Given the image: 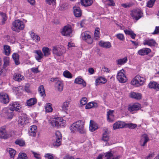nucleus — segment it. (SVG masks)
<instances>
[{
  "label": "nucleus",
  "instance_id": "obj_1",
  "mask_svg": "<svg viewBox=\"0 0 159 159\" xmlns=\"http://www.w3.org/2000/svg\"><path fill=\"white\" fill-rule=\"evenodd\" d=\"M25 27L23 22L19 20H16L12 23V30L16 32H19L22 30Z\"/></svg>",
  "mask_w": 159,
  "mask_h": 159
},
{
  "label": "nucleus",
  "instance_id": "obj_2",
  "mask_svg": "<svg viewBox=\"0 0 159 159\" xmlns=\"http://www.w3.org/2000/svg\"><path fill=\"white\" fill-rule=\"evenodd\" d=\"M145 82V79L144 77L137 75L132 80L131 84L136 87H139L143 85Z\"/></svg>",
  "mask_w": 159,
  "mask_h": 159
},
{
  "label": "nucleus",
  "instance_id": "obj_3",
  "mask_svg": "<svg viewBox=\"0 0 159 159\" xmlns=\"http://www.w3.org/2000/svg\"><path fill=\"white\" fill-rule=\"evenodd\" d=\"M66 52V49L63 46L54 47L52 49L53 54L57 56H62Z\"/></svg>",
  "mask_w": 159,
  "mask_h": 159
},
{
  "label": "nucleus",
  "instance_id": "obj_4",
  "mask_svg": "<svg viewBox=\"0 0 159 159\" xmlns=\"http://www.w3.org/2000/svg\"><path fill=\"white\" fill-rule=\"evenodd\" d=\"M116 78L120 83H125L127 81V79L125 75V72L124 70H121L118 72Z\"/></svg>",
  "mask_w": 159,
  "mask_h": 159
},
{
  "label": "nucleus",
  "instance_id": "obj_5",
  "mask_svg": "<svg viewBox=\"0 0 159 159\" xmlns=\"http://www.w3.org/2000/svg\"><path fill=\"white\" fill-rule=\"evenodd\" d=\"M82 39L89 44H92L93 41V38L91 37L88 31H85L81 34Z\"/></svg>",
  "mask_w": 159,
  "mask_h": 159
},
{
  "label": "nucleus",
  "instance_id": "obj_6",
  "mask_svg": "<svg viewBox=\"0 0 159 159\" xmlns=\"http://www.w3.org/2000/svg\"><path fill=\"white\" fill-rule=\"evenodd\" d=\"M131 16L133 19L137 21L143 17V13L140 10H135L131 12Z\"/></svg>",
  "mask_w": 159,
  "mask_h": 159
},
{
  "label": "nucleus",
  "instance_id": "obj_7",
  "mask_svg": "<svg viewBox=\"0 0 159 159\" xmlns=\"http://www.w3.org/2000/svg\"><path fill=\"white\" fill-rule=\"evenodd\" d=\"M55 135L57 139L56 141L53 143V145L54 147H58L61 144L62 136L61 133L59 131H57L55 132Z\"/></svg>",
  "mask_w": 159,
  "mask_h": 159
},
{
  "label": "nucleus",
  "instance_id": "obj_8",
  "mask_svg": "<svg viewBox=\"0 0 159 159\" xmlns=\"http://www.w3.org/2000/svg\"><path fill=\"white\" fill-rule=\"evenodd\" d=\"M76 122L77 128V131L81 134H85L86 131L84 127V121L81 120H78Z\"/></svg>",
  "mask_w": 159,
  "mask_h": 159
},
{
  "label": "nucleus",
  "instance_id": "obj_9",
  "mask_svg": "<svg viewBox=\"0 0 159 159\" xmlns=\"http://www.w3.org/2000/svg\"><path fill=\"white\" fill-rule=\"evenodd\" d=\"M141 108V105L139 103H136L133 104L129 105L128 110L130 112L134 113V111L139 110Z\"/></svg>",
  "mask_w": 159,
  "mask_h": 159
},
{
  "label": "nucleus",
  "instance_id": "obj_10",
  "mask_svg": "<svg viewBox=\"0 0 159 159\" xmlns=\"http://www.w3.org/2000/svg\"><path fill=\"white\" fill-rule=\"evenodd\" d=\"M61 32L62 35L69 37L72 33L71 28L70 26H65L63 28Z\"/></svg>",
  "mask_w": 159,
  "mask_h": 159
},
{
  "label": "nucleus",
  "instance_id": "obj_11",
  "mask_svg": "<svg viewBox=\"0 0 159 159\" xmlns=\"http://www.w3.org/2000/svg\"><path fill=\"white\" fill-rule=\"evenodd\" d=\"M9 101V98L6 93H0V102H1L7 104Z\"/></svg>",
  "mask_w": 159,
  "mask_h": 159
},
{
  "label": "nucleus",
  "instance_id": "obj_12",
  "mask_svg": "<svg viewBox=\"0 0 159 159\" xmlns=\"http://www.w3.org/2000/svg\"><path fill=\"white\" fill-rule=\"evenodd\" d=\"M103 130L101 140L104 142H107L109 140V134L110 133V131L107 128L104 129Z\"/></svg>",
  "mask_w": 159,
  "mask_h": 159
},
{
  "label": "nucleus",
  "instance_id": "obj_13",
  "mask_svg": "<svg viewBox=\"0 0 159 159\" xmlns=\"http://www.w3.org/2000/svg\"><path fill=\"white\" fill-rule=\"evenodd\" d=\"M63 121L59 117H55L51 120V125L53 128H58L59 127V121Z\"/></svg>",
  "mask_w": 159,
  "mask_h": 159
},
{
  "label": "nucleus",
  "instance_id": "obj_14",
  "mask_svg": "<svg viewBox=\"0 0 159 159\" xmlns=\"http://www.w3.org/2000/svg\"><path fill=\"white\" fill-rule=\"evenodd\" d=\"M102 154L106 159H119L120 157V155L114 156L111 152H108Z\"/></svg>",
  "mask_w": 159,
  "mask_h": 159
},
{
  "label": "nucleus",
  "instance_id": "obj_15",
  "mask_svg": "<svg viewBox=\"0 0 159 159\" xmlns=\"http://www.w3.org/2000/svg\"><path fill=\"white\" fill-rule=\"evenodd\" d=\"M64 84L63 81L61 80L58 82H57L55 84V87L56 90L61 92L63 90Z\"/></svg>",
  "mask_w": 159,
  "mask_h": 159
},
{
  "label": "nucleus",
  "instance_id": "obj_16",
  "mask_svg": "<svg viewBox=\"0 0 159 159\" xmlns=\"http://www.w3.org/2000/svg\"><path fill=\"white\" fill-rule=\"evenodd\" d=\"M144 45H147L149 46H155L157 44L155 41L153 39H146L143 42Z\"/></svg>",
  "mask_w": 159,
  "mask_h": 159
},
{
  "label": "nucleus",
  "instance_id": "obj_17",
  "mask_svg": "<svg viewBox=\"0 0 159 159\" xmlns=\"http://www.w3.org/2000/svg\"><path fill=\"white\" fill-rule=\"evenodd\" d=\"M125 126V124L124 122L118 121L115 123L113 125V128L116 130L120 128H123Z\"/></svg>",
  "mask_w": 159,
  "mask_h": 159
},
{
  "label": "nucleus",
  "instance_id": "obj_18",
  "mask_svg": "<svg viewBox=\"0 0 159 159\" xmlns=\"http://www.w3.org/2000/svg\"><path fill=\"white\" fill-rule=\"evenodd\" d=\"M9 108L11 110L18 111L21 107L18 102H15L9 105Z\"/></svg>",
  "mask_w": 159,
  "mask_h": 159
},
{
  "label": "nucleus",
  "instance_id": "obj_19",
  "mask_svg": "<svg viewBox=\"0 0 159 159\" xmlns=\"http://www.w3.org/2000/svg\"><path fill=\"white\" fill-rule=\"evenodd\" d=\"M151 52V50L150 48H144L141 49L139 50L138 53L141 56H143L147 55Z\"/></svg>",
  "mask_w": 159,
  "mask_h": 159
},
{
  "label": "nucleus",
  "instance_id": "obj_20",
  "mask_svg": "<svg viewBox=\"0 0 159 159\" xmlns=\"http://www.w3.org/2000/svg\"><path fill=\"white\" fill-rule=\"evenodd\" d=\"M149 140L148 136L145 134H143L141 136L140 140V144L141 146H144L147 143Z\"/></svg>",
  "mask_w": 159,
  "mask_h": 159
},
{
  "label": "nucleus",
  "instance_id": "obj_21",
  "mask_svg": "<svg viewBox=\"0 0 159 159\" xmlns=\"http://www.w3.org/2000/svg\"><path fill=\"white\" fill-rule=\"evenodd\" d=\"M114 111L109 110L107 112V120L110 122H113L115 120L113 115Z\"/></svg>",
  "mask_w": 159,
  "mask_h": 159
},
{
  "label": "nucleus",
  "instance_id": "obj_22",
  "mask_svg": "<svg viewBox=\"0 0 159 159\" xmlns=\"http://www.w3.org/2000/svg\"><path fill=\"white\" fill-rule=\"evenodd\" d=\"M0 137L5 139H6L8 138V135L7 134L5 127L0 129Z\"/></svg>",
  "mask_w": 159,
  "mask_h": 159
},
{
  "label": "nucleus",
  "instance_id": "obj_23",
  "mask_svg": "<svg viewBox=\"0 0 159 159\" xmlns=\"http://www.w3.org/2000/svg\"><path fill=\"white\" fill-rule=\"evenodd\" d=\"M18 122L19 124L22 125L28 123V120L25 115L21 116L19 117Z\"/></svg>",
  "mask_w": 159,
  "mask_h": 159
},
{
  "label": "nucleus",
  "instance_id": "obj_24",
  "mask_svg": "<svg viewBox=\"0 0 159 159\" xmlns=\"http://www.w3.org/2000/svg\"><path fill=\"white\" fill-rule=\"evenodd\" d=\"M99 45L100 47L107 49L110 48L111 46V43L108 41H101L99 43Z\"/></svg>",
  "mask_w": 159,
  "mask_h": 159
},
{
  "label": "nucleus",
  "instance_id": "obj_25",
  "mask_svg": "<svg viewBox=\"0 0 159 159\" xmlns=\"http://www.w3.org/2000/svg\"><path fill=\"white\" fill-rule=\"evenodd\" d=\"M37 132V126L33 125L31 126L30 129L29 130V133L30 136H35Z\"/></svg>",
  "mask_w": 159,
  "mask_h": 159
},
{
  "label": "nucleus",
  "instance_id": "obj_26",
  "mask_svg": "<svg viewBox=\"0 0 159 159\" xmlns=\"http://www.w3.org/2000/svg\"><path fill=\"white\" fill-rule=\"evenodd\" d=\"M75 16L76 17H80L82 15L81 11L79 7L74 6L73 7Z\"/></svg>",
  "mask_w": 159,
  "mask_h": 159
},
{
  "label": "nucleus",
  "instance_id": "obj_27",
  "mask_svg": "<svg viewBox=\"0 0 159 159\" xmlns=\"http://www.w3.org/2000/svg\"><path fill=\"white\" fill-rule=\"evenodd\" d=\"M3 53L7 56L10 55L11 52V48L10 46L7 45H5L3 47Z\"/></svg>",
  "mask_w": 159,
  "mask_h": 159
},
{
  "label": "nucleus",
  "instance_id": "obj_28",
  "mask_svg": "<svg viewBox=\"0 0 159 159\" xmlns=\"http://www.w3.org/2000/svg\"><path fill=\"white\" fill-rule=\"evenodd\" d=\"M129 96L131 98L138 100L142 98V95L140 93L134 92L130 93Z\"/></svg>",
  "mask_w": 159,
  "mask_h": 159
},
{
  "label": "nucleus",
  "instance_id": "obj_29",
  "mask_svg": "<svg viewBox=\"0 0 159 159\" xmlns=\"http://www.w3.org/2000/svg\"><path fill=\"white\" fill-rule=\"evenodd\" d=\"M13 79L16 81H21L24 79V77L23 75L17 73L14 74Z\"/></svg>",
  "mask_w": 159,
  "mask_h": 159
},
{
  "label": "nucleus",
  "instance_id": "obj_30",
  "mask_svg": "<svg viewBox=\"0 0 159 159\" xmlns=\"http://www.w3.org/2000/svg\"><path fill=\"white\" fill-rule=\"evenodd\" d=\"M107 82L106 79L103 77H99L95 81V84L96 85L100 84H104Z\"/></svg>",
  "mask_w": 159,
  "mask_h": 159
},
{
  "label": "nucleus",
  "instance_id": "obj_31",
  "mask_svg": "<svg viewBox=\"0 0 159 159\" xmlns=\"http://www.w3.org/2000/svg\"><path fill=\"white\" fill-rule=\"evenodd\" d=\"M98 128L97 125L94 122L93 120H90V125L89 127V130L92 132L94 131Z\"/></svg>",
  "mask_w": 159,
  "mask_h": 159
},
{
  "label": "nucleus",
  "instance_id": "obj_32",
  "mask_svg": "<svg viewBox=\"0 0 159 159\" xmlns=\"http://www.w3.org/2000/svg\"><path fill=\"white\" fill-rule=\"evenodd\" d=\"M124 32L126 35H129L132 39H134L136 36V34L131 30L125 29L124 30Z\"/></svg>",
  "mask_w": 159,
  "mask_h": 159
},
{
  "label": "nucleus",
  "instance_id": "obj_33",
  "mask_svg": "<svg viewBox=\"0 0 159 159\" xmlns=\"http://www.w3.org/2000/svg\"><path fill=\"white\" fill-rule=\"evenodd\" d=\"M12 57L16 65H17L20 64L19 56L18 54L14 53L12 55Z\"/></svg>",
  "mask_w": 159,
  "mask_h": 159
},
{
  "label": "nucleus",
  "instance_id": "obj_34",
  "mask_svg": "<svg viewBox=\"0 0 159 159\" xmlns=\"http://www.w3.org/2000/svg\"><path fill=\"white\" fill-rule=\"evenodd\" d=\"M29 34L32 39L35 41L38 42L40 41V38L38 35L35 34L32 32H30Z\"/></svg>",
  "mask_w": 159,
  "mask_h": 159
},
{
  "label": "nucleus",
  "instance_id": "obj_35",
  "mask_svg": "<svg viewBox=\"0 0 159 159\" xmlns=\"http://www.w3.org/2000/svg\"><path fill=\"white\" fill-rule=\"evenodd\" d=\"M74 83L76 84H81L83 87H85L86 86V83L80 77L76 78L75 80Z\"/></svg>",
  "mask_w": 159,
  "mask_h": 159
},
{
  "label": "nucleus",
  "instance_id": "obj_36",
  "mask_svg": "<svg viewBox=\"0 0 159 159\" xmlns=\"http://www.w3.org/2000/svg\"><path fill=\"white\" fill-rule=\"evenodd\" d=\"M37 100L36 98H31L27 100L26 102L27 105L28 106H33L36 103Z\"/></svg>",
  "mask_w": 159,
  "mask_h": 159
},
{
  "label": "nucleus",
  "instance_id": "obj_37",
  "mask_svg": "<svg viewBox=\"0 0 159 159\" xmlns=\"http://www.w3.org/2000/svg\"><path fill=\"white\" fill-rule=\"evenodd\" d=\"M128 61L127 57L123 58L118 59L116 60V62L118 65H122Z\"/></svg>",
  "mask_w": 159,
  "mask_h": 159
},
{
  "label": "nucleus",
  "instance_id": "obj_38",
  "mask_svg": "<svg viewBox=\"0 0 159 159\" xmlns=\"http://www.w3.org/2000/svg\"><path fill=\"white\" fill-rule=\"evenodd\" d=\"M35 53L37 55L35 56V58L38 61H39L43 58L44 55L40 50H36Z\"/></svg>",
  "mask_w": 159,
  "mask_h": 159
},
{
  "label": "nucleus",
  "instance_id": "obj_39",
  "mask_svg": "<svg viewBox=\"0 0 159 159\" xmlns=\"http://www.w3.org/2000/svg\"><path fill=\"white\" fill-rule=\"evenodd\" d=\"M81 4L85 7H88L91 5L93 3L92 0H81Z\"/></svg>",
  "mask_w": 159,
  "mask_h": 159
},
{
  "label": "nucleus",
  "instance_id": "obj_40",
  "mask_svg": "<svg viewBox=\"0 0 159 159\" xmlns=\"http://www.w3.org/2000/svg\"><path fill=\"white\" fill-rule=\"evenodd\" d=\"M7 151L9 153L10 157L13 158L16 153V151L12 148H8L7 149Z\"/></svg>",
  "mask_w": 159,
  "mask_h": 159
},
{
  "label": "nucleus",
  "instance_id": "obj_41",
  "mask_svg": "<svg viewBox=\"0 0 159 159\" xmlns=\"http://www.w3.org/2000/svg\"><path fill=\"white\" fill-rule=\"evenodd\" d=\"M100 28L98 27L95 28L94 33V37L96 40H98L100 37Z\"/></svg>",
  "mask_w": 159,
  "mask_h": 159
},
{
  "label": "nucleus",
  "instance_id": "obj_42",
  "mask_svg": "<svg viewBox=\"0 0 159 159\" xmlns=\"http://www.w3.org/2000/svg\"><path fill=\"white\" fill-rule=\"evenodd\" d=\"M98 104L96 102H89L88 103L85 107L86 109H89L93 107H97Z\"/></svg>",
  "mask_w": 159,
  "mask_h": 159
},
{
  "label": "nucleus",
  "instance_id": "obj_43",
  "mask_svg": "<svg viewBox=\"0 0 159 159\" xmlns=\"http://www.w3.org/2000/svg\"><path fill=\"white\" fill-rule=\"evenodd\" d=\"M38 91L39 92L40 95L41 96L43 97L45 96L46 94L45 93V90L43 85H40L39 87Z\"/></svg>",
  "mask_w": 159,
  "mask_h": 159
},
{
  "label": "nucleus",
  "instance_id": "obj_44",
  "mask_svg": "<svg viewBox=\"0 0 159 159\" xmlns=\"http://www.w3.org/2000/svg\"><path fill=\"white\" fill-rule=\"evenodd\" d=\"M43 55L45 57H48L50 54V50L47 47H44L42 49Z\"/></svg>",
  "mask_w": 159,
  "mask_h": 159
},
{
  "label": "nucleus",
  "instance_id": "obj_45",
  "mask_svg": "<svg viewBox=\"0 0 159 159\" xmlns=\"http://www.w3.org/2000/svg\"><path fill=\"white\" fill-rule=\"evenodd\" d=\"M14 110H11L9 108V109L7 110L5 112L6 114L8 117V118L11 119L12 118L14 114L13 111Z\"/></svg>",
  "mask_w": 159,
  "mask_h": 159
},
{
  "label": "nucleus",
  "instance_id": "obj_46",
  "mask_svg": "<svg viewBox=\"0 0 159 159\" xmlns=\"http://www.w3.org/2000/svg\"><path fill=\"white\" fill-rule=\"evenodd\" d=\"M4 64L3 65V68H5L7 66L9 65V58L8 57H6L3 59Z\"/></svg>",
  "mask_w": 159,
  "mask_h": 159
},
{
  "label": "nucleus",
  "instance_id": "obj_47",
  "mask_svg": "<svg viewBox=\"0 0 159 159\" xmlns=\"http://www.w3.org/2000/svg\"><path fill=\"white\" fill-rule=\"evenodd\" d=\"M76 122L72 124L70 126V128L71 131L73 133L77 131V125H76Z\"/></svg>",
  "mask_w": 159,
  "mask_h": 159
},
{
  "label": "nucleus",
  "instance_id": "obj_48",
  "mask_svg": "<svg viewBox=\"0 0 159 159\" xmlns=\"http://www.w3.org/2000/svg\"><path fill=\"white\" fill-rule=\"evenodd\" d=\"M15 143L16 144L20 146H23L25 144V141L21 139H16L15 142Z\"/></svg>",
  "mask_w": 159,
  "mask_h": 159
},
{
  "label": "nucleus",
  "instance_id": "obj_49",
  "mask_svg": "<svg viewBox=\"0 0 159 159\" xmlns=\"http://www.w3.org/2000/svg\"><path fill=\"white\" fill-rule=\"evenodd\" d=\"M157 83L154 81L150 82L148 84L150 88L156 90Z\"/></svg>",
  "mask_w": 159,
  "mask_h": 159
},
{
  "label": "nucleus",
  "instance_id": "obj_50",
  "mask_svg": "<svg viewBox=\"0 0 159 159\" xmlns=\"http://www.w3.org/2000/svg\"><path fill=\"white\" fill-rule=\"evenodd\" d=\"M64 76L68 78H71L72 76L71 73L68 70H65L63 73Z\"/></svg>",
  "mask_w": 159,
  "mask_h": 159
},
{
  "label": "nucleus",
  "instance_id": "obj_51",
  "mask_svg": "<svg viewBox=\"0 0 159 159\" xmlns=\"http://www.w3.org/2000/svg\"><path fill=\"white\" fill-rule=\"evenodd\" d=\"M28 157L25 153L20 152L18 155V159H28Z\"/></svg>",
  "mask_w": 159,
  "mask_h": 159
},
{
  "label": "nucleus",
  "instance_id": "obj_52",
  "mask_svg": "<svg viewBox=\"0 0 159 159\" xmlns=\"http://www.w3.org/2000/svg\"><path fill=\"white\" fill-rule=\"evenodd\" d=\"M70 101H66L63 103L62 106V108L63 110H66L68 109V108L70 104Z\"/></svg>",
  "mask_w": 159,
  "mask_h": 159
},
{
  "label": "nucleus",
  "instance_id": "obj_53",
  "mask_svg": "<svg viewBox=\"0 0 159 159\" xmlns=\"http://www.w3.org/2000/svg\"><path fill=\"white\" fill-rule=\"evenodd\" d=\"M87 102V99L85 97L83 98L80 100V105L82 107L86 104Z\"/></svg>",
  "mask_w": 159,
  "mask_h": 159
},
{
  "label": "nucleus",
  "instance_id": "obj_54",
  "mask_svg": "<svg viewBox=\"0 0 159 159\" xmlns=\"http://www.w3.org/2000/svg\"><path fill=\"white\" fill-rule=\"evenodd\" d=\"M0 15L1 16L2 18V24L3 25L5 23V21L7 20V17L6 14L4 13L0 12Z\"/></svg>",
  "mask_w": 159,
  "mask_h": 159
},
{
  "label": "nucleus",
  "instance_id": "obj_55",
  "mask_svg": "<svg viewBox=\"0 0 159 159\" xmlns=\"http://www.w3.org/2000/svg\"><path fill=\"white\" fill-rule=\"evenodd\" d=\"M127 125V127L129 128L133 129L137 127L136 124L133 123H128L125 124V126Z\"/></svg>",
  "mask_w": 159,
  "mask_h": 159
},
{
  "label": "nucleus",
  "instance_id": "obj_56",
  "mask_svg": "<svg viewBox=\"0 0 159 159\" xmlns=\"http://www.w3.org/2000/svg\"><path fill=\"white\" fill-rule=\"evenodd\" d=\"M116 38L121 41H123L125 39L124 35L121 33H119L116 35Z\"/></svg>",
  "mask_w": 159,
  "mask_h": 159
},
{
  "label": "nucleus",
  "instance_id": "obj_57",
  "mask_svg": "<svg viewBox=\"0 0 159 159\" xmlns=\"http://www.w3.org/2000/svg\"><path fill=\"white\" fill-rule=\"evenodd\" d=\"M155 0H150L148 1L147 3V6L149 7H152L153 5V4Z\"/></svg>",
  "mask_w": 159,
  "mask_h": 159
},
{
  "label": "nucleus",
  "instance_id": "obj_58",
  "mask_svg": "<svg viewBox=\"0 0 159 159\" xmlns=\"http://www.w3.org/2000/svg\"><path fill=\"white\" fill-rule=\"evenodd\" d=\"M107 3L109 6H114L115 4L113 0H107Z\"/></svg>",
  "mask_w": 159,
  "mask_h": 159
},
{
  "label": "nucleus",
  "instance_id": "obj_59",
  "mask_svg": "<svg viewBox=\"0 0 159 159\" xmlns=\"http://www.w3.org/2000/svg\"><path fill=\"white\" fill-rule=\"evenodd\" d=\"M8 42L13 43L15 42V38L14 36L9 37L7 39Z\"/></svg>",
  "mask_w": 159,
  "mask_h": 159
},
{
  "label": "nucleus",
  "instance_id": "obj_60",
  "mask_svg": "<svg viewBox=\"0 0 159 159\" xmlns=\"http://www.w3.org/2000/svg\"><path fill=\"white\" fill-rule=\"evenodd\" d=\"M45 109L46 112H50V103H47L45 106Z\"/></svg>",
  "mask_w": 159,
  "mask_h": 159
},
{
  "label": "nucleus",
  "instance_id": "obj_61",
  "mask_svg": "<svg viewBox=\"0 0 159 159\" xmlns=\"http://www.w3.org/2000/svg\"><path fill=\"white\" fill-rule=\"evenodd\" d=\"M133 5V4L130 3H123L121 4V6L125 8H128Z\"/></svg>",
  "mask_w": 159,
  "mask_h": 159
},
{
  "label": "nucleus",
  "instance_id": "obj_62",
  "mask_svg": "<svg viewBox=\"0 0 159 159\" xmlns=\"http://www.w3.org/2000/svg\"><path fill=\"white\" fill-rule=\"evenodd\" d=\"M61 79L58 77L52 78L50 79V81L55 82V83L57 82H58Z\"/></svg>",
  "mask_w": 159,
  "mask_h": 159
},
{
  "label": "nucleus",
  "instance_id": "obj_63",
  "mask_svg": "<svg viewBox=\"0 0 159 159\" xmlns=\"http://www.w3.org/2000/svg\"><path fill=\"white\" fill-rule=\"evenodd\" d=\"M159 33V26H156L155 28L154 32L152 33L153 34H157Z\"/></svg>",
  "mask_w": 159,
  "mask_h": 159
},
{
  "label": "nucleus",
  "instance_id": "obj_64",
  "mask_svg": "<svg viewBox=\"0 0 159 159\" xmlns=\"http://www.w3.org/2000/svg\"><path fill=\"white\" fill-rule=\"evenodd\" d=\"M64 159H75L74 157L69 155H66L64 158Z\"/></svg>",
  "mask_w": 159,
  "mask_h": 159
}]
</instances>
